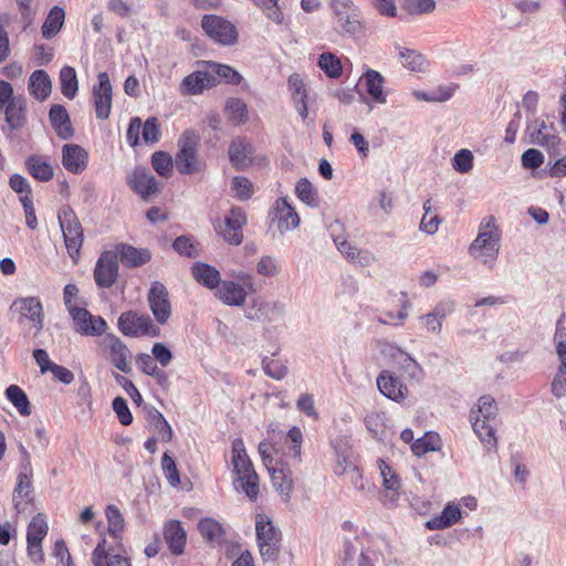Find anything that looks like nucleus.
<instances>
[{
  "label": "nucleus",
  "mask_w": 566,
  "mask_h": 566,
  "mask_svg": "<svg viewBox=\"0 0 566 566\" xmlns=\"http://www.w3.org/2000/svg\"><path fill=\"white\" fill-rule=\"evenodd\" d=\"M497 411L495 399L491 395H483L470 412L472 429L488 450L496 449L495 427Z\"/></svg>",
  "instance_id": "nucleus-1"
},
{
  "label": "nucleus",
  "mask_w": 566,
  "mask_h": 566,
  "mask_svg": "<svg viewBox=\"0 0 566 566\" xmlns=\"http://www.w3.org/2000/svg\"><path fill=\"white\" fill-rule=\"evenodd\" d=\"M501 237L495 218H484L480 222L476 238L469 247V254L492 269L500 253Z\"/></svg>",
  "instance_id": "nucleus-2"
},
{
  "label": "nucleus",
  "mask_w": 566,
  "mask_h": 566,
  "mask_svg": "<svg viewBox=\"0 0 566 566\" xmlns=\"http://www.w3.org/2000/svg\"><path fill=\"white\" fill-rule=\"evenodd\" d=\"M333 11V29L344 36H356L363 33L361 12L353 0H331Z\"/></svg>",
  "instance_id": "nucleus-3"
},
{
  "label": "nucleus",
  "mask_w": 566,
  "mask_h": 566,
  "mask_svg": "<svg viewBox=\"0 0 566 566\" xmlns=\"http://www.w3.org/2000/svg\"><path fill=\"white\" fill-rule=\"evenodd\" d=\"M198 135L193 130H185L178 139V151L175 165L179 174L193 175L199 172L202 163L198 157Z\"/></svg>",
  "instance_id": "nucleus-4"
},
{
  "label": "nucleus",
  "mask_w": 566,
  "mask_h": 566,
  "mask_svg": "<svg viewBox=\"0 0 566 566\" xmlns=\"http://www.w3.org/2000/svg\"><path fill=\"white\" fill-rule=\"evenodd\" d=\"M57 219L70 258L76 263L83 244V228L75 212L69 206L59 210Z\"/></svg>",
  "instance_id": "nucleus-5"
},
{
  "label": "nucleus",
  "mask_w": 566,
  "mask_h": 566,
  "mask_svg": "<svg viewBox=\"0 0 566 566\" xmlns=\"http://www.w3.org/2000/svg\"><path fill=\"white\" fill-rule=\"evenodd\" d=\"M256 541L263 562L276 560L281 547V533L269 518L260 515L255 523Z\"/></svg>",
  "instance_id": "nucleus-6"
},
{
  "label": "nucleus",
  "mask_w": 566,
  "mask_h": 566,
  "mask_svg": "<svg viewBox=\"0 0 566 566\" xmlns=\"http://www.w3.org/2000/svg\"><path fill=\"white\" fill-rule=\"evenodd\" d=\"M118 329L130 337L160 335V328L156 326L147 314H139L136 311L123 312L117 321Z\"/></svg>",
  "instance_id": "nucleus-7"
},
{
  "label": "nucleus",
  "mask_w": 566,
  "mask_h": 566,
  "mask_svg": "<svg viewBox=\"0 0 566 566\" xmlns=\"http://www.w3.org/2000/svg\"><path fill=\"white\" fill-rule=\"evenodd\" d=\"M201 28L216 43L231 46L238 42V30L228 19L217 14H206L201 19Z\"/></svg>",
  "instance_id": "nucleus-8"
},
{
  "label": "nucleus",
  "mask_w": 566,
  "mask_h": 566,
  "mask_svg": "<svg viewBox=\"0 0 566 566\" xmlns=\"http://www.w3.org/2000/svg\"><path fill=\"white\" fill-rule=\"evenodd\" d=\"M526 135L528 136L530 144L545 148L551 157L560 155L557 148L560 144V138L555 133L554 127L547 125L543 119L536 118L528 123Z\"/></svg>",
  "instance_id": "nucleus-9"
},
{
  "label": "nucleus",
  "mask_w": 566,
  "mask_h": 566,
  "mask_svg": "<svg viewBox=\"0 0 566 566\" xmlns=\"http://www.w3.org/2000/svg\"><path fill=\"white\" fill-rule=\"evenodd\" d=\"M117 255L113 251H105L96 261L94 268V281L99 289L112 287L118 279Z\"/></svg>",
  "instance_id": "nucleus-10"
},
{
  "label": "nucleus",
  "mask_w": 566,
  "mask_h": 566,
  "mask_svg": "<svg viewBox=\"0 0 566 566\" xmlns=\"http://www.w3.org/2000/svg\"><path fill=\"white\" fill-rule=\"evenodd\" d=\"M168 296V290L163 283L153 282L147 294V301L155 319L161 325L166 324L171 315Z\"/></svg>",
  "instance_id": "nucleus-11"
},
{
  "label": "nucleus",
  "mask_w": 566,
  "mask_h": 566,
  "mask_svg": "<svg viewBox=\"0 0 566 566\" xmlns=\"http://www.w3.org/2000/svg\"><path fill=\"white\" fill-rule=\"evenodd\" d=\"M103 344L112 365L122 373H130L132 353L125 343L115 334H107L103 339Z\"/></svg>",
  "instance_id": "nucleus-12"
},
{
  "label": "nucleus",
  "mask_w": 566,
  "mask_h": 566,
  "mask_svg": "<svg viewBox=\"0 0 566 566\" xmlns=\"http://www.w3.org/2000/svg\"><path fill=\"white\" fill-rule=\"evenodd\" d=\"M284 312L285 305L282 302H265L261 297H255L250 301L244 316L250 321L274 322L282 317Z\"/></svg>",
  "instance_id": "nucleus-13"
},
{
  "label": "nucleus",
  "mask_w": 566,
  "mask_h": 566,
  "mask_svg": "<svg viewBox=\"0 0 566 566\" xmlns=\"http://www.w3.org/2000/svg\"><path fill=\"white\" fill-rule=\"evenodd\" d=\"M127 184L144 201L150 200L159 191L158 181L146 168H135L127 176Z\"/></svg>",
  "instance_id": "nucleus-14"
},
{
  "label": "nucleus",
  "mask_w": 566,
  "mask_h": 566,
  "mask_svg": "<svg viewBox=\"0 0 566 566\" xmlns=\"http://www.w3.org/2000/svg\"><path fill=\"white\" fill-rule=\"evenodd\" d=\"M97 85L93 87V102L95 114L98 119H107L112 108L113 88L109 76L106 72L97 75Z\"/></svg>",
  "instance_id": "nucleus-15"
},
{
  "label": "nucleus",
  "mask_w": 566,
  "mask_h": 566,
  "mask_svg": "<svg viewBox=\"0 0 566 566\" xmlns=\"http://www.w3.org/2000/svg\"><path fill=\"white\" fill-rule=\"evenodd\" d=\"M71 317L77 332L86 336H99L105 333L107 324L102 316L92 315L86 308H71Z\"/></svg>",
  "instance_id": "nucleus-16"
},
{
  "label": "nucleus",
  "mask_w": 566,
  "mask_h": 566,
  "mask_svg": "<svg viewBox=\"0 0 566 566\" xmlns=\"http://www.w3.org/2000/svg\"><path fill=\"white\" fill-rule=\"evenodd\" d=\"M247 224V214L240 207H233L224 218V228L220 230L222 238L232 245L242 243V228Z\"/></svg>",
  "instance_id": "nucleus-17"
},
{
  "label": "nucleus",
  "mask_w": 566,
  "mask_h": 566,
  "mask_svg": "<svg viewBox=\"0 0 566 566\" xmlns=\"http://www.w3.org/2000/svg\"><path fill=\"white\" fill-rule=\"evenodd\" d=\"M379 391L390 400L403 401L408 395L407 387L400 378L389 370H382L377 377Z\"/></svg>",
  "instance_id": "nucleus-18"
},
{
  "label": "nucleus",
  "mask_w": 566,
  "mask_h": 566,
  "mask_svg": "<svg viewBox=\"0 0 566 566\" xmlns=\"http://www.w3.org/2000/svg\"><path fill=\"white\" fill-rule=\"evenodd\" d=\"M229 160L237 170H244L252 165L254 147L245 138L237 137L229 146Z\"/></svg>",
  "instance_id": "nucleus-19"
},
{
  "label": "nucleus",
  "mask_w": 566,
  "mask_h": 566,
  "mask_svg": "<svg viewBox=\"0 0 566 566\" xmlns=\"http://www.w3.org/2000/svg\"><path fill=\"white\" fill-rule=\"evenodd\" d=\"M12 306L22 317L28 318L33 323V327L36 333L42 331L44 314L42 303L38 297L29 296L18 298L13 302Z\"/></svg>",
  "instance_id": "nucleus-20"
},
{
  "label": "nucleus",
  "mask_w": 566,
  "mask_h": 566,
  "mask_svg": "<svg viewBox=\"0 0 566 566\" xmlns=\"http://www.w3.org/2000/svg\"><path fill=\"white\" fill-rule=\"evenodd\" d=\"M164 539L170 553L175 556L182 555L187 543V533L178 520H170L164 525Z\"/></svg>",
  "instance_id": "nucleus-21"
},
{
  "label": "nucleus",
  "mask_w": 566,
  "mask_h": 566,
  "mask_svg": "<svg viewBox=\"0 0 566 566\" xmlns=\"http://www.w3.org/2000/svg\"><path fill=\"white\" fill-rule=\"evenodd\" d=\"M117 260L128 268H138L150 261L151 254L148 249H137L127 243H119L113 251Z\"/></svg>",
  "instance_id": "nucleus-22"
},
{
  "label": "nucleus",
  "mask_w": 566,
  "mask_h": 566,
  "mask_svg": "<svg viewBox=\"0 0 566 566\" xmlns=\"http://www.w3.org/2000/svg\"><path fill=\"white\" fill-rule=\"evenodd\" d=\"M86 150L76 144H66L62 148V164L72 174L82 172L87 165Z\"/></svg>",
  "instance_id": "nucleus-23"
},
{
  "label": "nucleus",
  "mask_w": 566,
  "mask_h": 566,
  "mask_svg": "<svg viewBox=\"0 0 566 566\" xmlns=\"http://www.w3.org/2000/svg\"><path fill=\"white\" fill-rule=\"evenodd\" d=\"M217 297L228 306H242L247 301V291L244 287L234 281H222L219 285Z\"/></svg>",
  "instance_id": "nucleus-24"
},
{
  "label": "nucleus",
  "mask_w": 566,
  "mask_h": 566,
  "mask_svg": "<svg viewBox=\"0 0 566 566\" xmlns=\"http://www.w3.org/2000/svg\"><path fill=\"white\" fill-rule=\"evenodd\" d=\"M216 84V78L208 72L196 71L187 75L180 84L181 95H197L203 92L205 88L211 87Z\"/></svg>",
  "instance_id": "nucleus-25"
},
{
  "label": "nucleus",
  "mask_w": 566,
  "mask_h": 566,
  "mask_svg": "<svg viewBox=\"0 0 566 566\" xmlns=\"http://www.w3.org/2000/svg\"><path fill=\"white\" fill-rule=\"evenodd\" d=\"M6 122L9 132L22 128L27 122V101L23 96H15L4 108Z\"/></svg>",
  "instance_id": "nucleus-26"
},
{
  "label": "nucleus",
  "mask_w": 566,
  "mask_h": 566,
  "mask_svg": "<svg viewBox=\"0 0 566 566\" xmlns=\"http://www.w3.org/2000/svg\"><path fill=\"white\" fill-rule=\"evenodd\" d=\"M33 501L32 479H28L25 474H18L17 484L12 494V502L18 514L28 510Z\"/></svg>",
  "instance_id": "nucleus-27"
},
{
  "label": "nucleus",
  "mask_w": 566,
  "mask_h": 566,
  "mask_svg": "<svg viewBox=\"0 0 566 566\" xmlns=\"http://www.w3.org/2000/svg\"><path fill=\"white\" fill-rule=\"evenodd\" d=\"M49 119L52 127L56 132V135L61 139L66 140L73 137L74 130L71 125L70 116L63 105H52L49 112Z\"/></svg>",
  "instance_id": "nucleus-28"
},
{
  "label": "nucleus",
  "mask_w": 566,
  "mask_h": 566,
  "mask_svg": "<svg viewBox=\"0 0 566 566\" xmlns=\"http://www.w3.org/2000/svg\"><path fill=\"white\" fill-rule=\"evenodd\" d=\"M193 279L209 290L218 289L221 284L220 272L212 265L203 262H196L191 266Z\"/></svg>",
  "instance_id": "nucleus-29"
},
{
  "label": "nucleus",
  "mask_w": 566,
  "mask_h": 566,
  "mask_svg": "<svg viewBox=\"0 0 566 566\" xmlns=\"http://www.w3.org/2000/svg\"><path fill=\"white\" fill-rule=\"evenodd\" d=\"M269 473L274 489L280 493L285 503L290 502L293 491L292 472L286 468H270Z\"/></svg>",
  "instance_id": "nucleus-30"
},
{
  "label": "nucleus",
  "mask_w": 566,
  "mask_h": 566,
  "mask_svg": "<svg viewBox=\"0 0 566 566\" xmlns=\"http://www.w3.org/2000/svg\"><path fill=\"white\" fill-rule=\"evenodd\" d=\"M198 531L205 542L213 547L224 541L226 531L223 526L212 517L201 518L198 523Z\"/></svg>",
  "instance_id": "nucleus-31"
},
{
  "label": "nucleus",
  "mask_w": 566,
  "mask_h": 566,
  "mask_svg": "<svg viewBox=\"0 0 566 566\" xmlns=\"http://www.w3.org/2000/svg\"><path fill=\"white\" fill-rule=\"evenodd\" d=\"M363 80L371 99L375 103L385 104L387 102V95L384 92V76L378 71L369 69L363 74Z\"/></svg>",
  "instance_id": "nucleus-32"
},
{
  "label": "nucleus",
  "mask_w": 566,
  "mask_h": 566,
  "mask_svg": "<svg viewBox=\"0 0 566 566\" xmlns=\"http://www.w3.org/2000/svg\"><path fill=\"white\" fill-rule=\"evenodd\" d=\"M52 91V82L49 74L44 70L34 71L29 78V92L39 99L44 101Z\"/></svg>",
  "instance_id": "nucleus-33"
},
{
  "label": "nucleus",
  "mask_w": 566,
  "mask_h": 566,
  "mask_svg": "<svg viewBox=\"0 0 566 566\" xmlns=\"http://www.w3.org/2000/svg\"><path fill=\"white\" fill-rule=\"evenodd\" d=\"M106 539L102 538L92 553L94 566H132L129 559L118 554L112 555L105 548Z\"/></svg>",
  "instance_id": "nucleus-34"
},
{
  "label": "nucleus",
  "mask_w": 566,
  "mask_h": 566,
  "mask_svg": "<svg viewBox=\"0 0 566 566\" xmlns=\"http://www.w3.org/2000/svg\"><path fill=\"white\" fill-rule=\"evenodd\" d=\"M461 514L458 505L447 504L439 515L427 521L426 526L431 531L444 530L455 524L461 518Z\"/></svg>",
  "instance_id": "nucleus-35"
},
{
  "label": "nucleus",
  "mask_w": 566,
  "mask_h": 566,
  "mask_svg": "<svg viewBox=\"0 0 566 566\" xmlns=\"http://www.w3.org/2000/svg\"><path fill=\"white\" fill-rule=\"evenodd\" d=\"M146 410L147 419L153 428L157 431L160 439L164 442L171 441L174 431L163 413L153 406L146 407Z\"/></svg>",
  "instance_id": "nucleus-36"
},
{
  "label": "nucleus",
  "mask_w": 566,
  "mask_h": 566,
  "mask_svg": "<svg viewBox=\"0 0 566 566\" xmlns=\"http://www.w3.org/2000/svg\"><path fill=\"white\" fill-rule=\"evenodd\" d=\"M275 210L279 213L280 227L285 230L295 229L300 224V218L286 198L276 201Z\"/></svg>",
  "instance_id": "nucleus-37"
},
{
  "label": "nucleus",
  "mask_w": 566,
  "mask_h": 566,
  "mask_svg": "<svg viewBox=\"0 0 566 566\" xmlns=\"http://www.w3.org/2000/svg\"><path fill=\"white\" fill-rule=\"evenodd\" d=\"M331 234L333 242L335 243L337 250L349 261L354 260L355 253L358 251V248L350 244L347 239L340 233L343 230V226L335 221L331 224Z\"/></svg>",
  "instance_id": "nucleus-38"
},
{
  "label": "nucleus",
  "mask_w": 566,
  "mask_h": 566,
  "mask_svg": "<svg viewBox=\"0 0 566 566\" xmlns=\"http://www.w3.org/2000/svg\"><path fill=\"white\" fill-rule=\"evenodd\" d=\"M64 18L65 12L62 8H52L42 25V35L45 39H51L55 36L63 25Z\"/></svg>",
  "instance_id": "nucleus-39"
},
{
  "label": "nucleus",
  "mask_w": 566,
  "mask_h": 566,
  "mask_svg": "<svg viewBox=\"0 0 566 566\" xmlns=\"http://www.w3.org/2000/svg\"><path fill=\"white\" fill-rule=\"evenodd\" d=\"M60 84L62 94L66 98L73 99L78 91V82L74 67L65 65L61 69Z\"/></svg>",
  "instance_id": "nucleus-40"
},
{
  "label": "nucleus",
  "mask_w": 566,
  "mask_h": 566,
  "mask_svg": "<svg viewBox=\"0 0 566 566\" xmlns=\"http://www.w3.org/2000/svg\"><path fill=\"white\" fill-rule=\"evenodd\" d=\"M252 3L260 10L270 21L275 24L284 23L283 8L280 4L281 0H251Z\"/></svg>",
  "instance_id": "nucleus-41"
},
{
  "label": "nucleus",
  "mask_w": 566,
  "mask_h": 566,
  "mask_svg": "<svg viewBox=\"0 0 566 566\" xmlns=\"http://www.w3.org/2000/svg\"><path fill=\"white\" fill-rule=\"evenodd\" d=\"M396 49L398 51L400 62L406 69L412 72H421L423 70L426 59L422 54L415 50L406 49L400 45H396Z\"/></svg>",
  "instance_id": "nucleus-42"
},
{
  "label": "nucleus",
  "mask_w": 566,
  "mask_h": 566,
  "mask_svg": "<svg viewBox=\"0 0 566 566\" xmlns=\"http://www.w3.org/2000/svg\"><path fill=\"white\" fill-rule=\"evenodd\" d=\"M27 168L30 175L40 181H49L53 177L52 166L39 156H31L27 160Z\"/></svg>",
  "instance_id": "nucleus-43"
},
{
  "label": "nucleus",
  "mask_w": 566,
  "mask_h": 566,
  "mask_svg": "<svg viewBox=\"0 0 566 566\" xmlns=\"http://www.w3.org/2000/svg\"><path fill=\"white\" fill-rule=\"evenodd\" d=\"M105 515L108 523L107 532L109 536L116 539L120 538L122 533L124 532L125 528V521L123 514L120 513L117 506L111 504L106 506Z\"/></svg>",
  "instance_id": "nucleus-44"
},
{
  "label": "nucleus",
  "mask_w": 566,
  "mask_h": 566,
  "mask_svg": "<svg viewBox=\"0 0 566 566\" xmlns=\"http://www.w3.org/2000/svg\"><path fill=\"white\" fill-rule=\"evenodd\" d=\"M8 400L17 408L22 416L31 413L30 401L25 392L17 385H10L6 389Z\"/></svg>",
  "instance_id": "nucleus-45"
},
{
  "label": "nucleus",
  "mask_w": 566,
  "mask_h": 566,
  "mask_svg": "<svg viewBox=\"0 0 566 566\" xmlns=\"http://www.w3.org/2000/svg\"><path fill=\"white\" fill-rule=\"evenodd\" d=\"M224 111L229 120L235 125L244 124L248 120L247 104L240 98H229Z\"/></svg>",
  "instance_id": "nucleus-46"
},
{
  "label": "nucleus",
  "mask_w": 566,
  "mask_h": 566,
  "mask_svg": "<svg viewBox=\"0 0 566 566\" xmlns=\"http://www.w3.org/2000/svg\"><path fill=\"white\" fill-rule=\"evenodd\" d=\"M318 66L331 78H338L343 72L339 59L331 52H324L319 55Z\"/></svg>",
  "instance_id": "nucleus-47"
},
{
  "label": "nucleus",
  "mask_w": 566,
  "mask_h": 566,
  "mask_svg": "<svg viewBox=\"0 0 566 566\" xmlns=\"http://www.w3.org/2000/svg\"><path fill=\"white\" fill-rule=\"evenodd\" d=\"M48 523L43 514H36L28 525L27 541L42 542L48 534Z\"/></svg>",
  "instance_id": "nucleus-48"
},
{
  "label": "nucleus",
  "mask_w": 566,
  "mask_h": 566,
  "mask_svg": "<svg viewBox=\"0 0 566 566\" xmlns=\"http://www.w3.org/2000/svg\"><path fill=\"white\" fill-rule=\"evenodd\" d=\"M295 193L297 198L310 207L317 206V191L306 178H301L295 186Z\"/></svg>",
  "instance_id": "nucleus-49"
},
{
  "label": "nucleus",
  "mask_w": 566,
  "mask_h": 566,
  "mask_svg": "<svg viewBox=\"0 0 566 566\" xmlns=\"http://www.w3.org/2000/svg\"><path fill=\"white\" fill-rule=\"evenodd\" d=\"M551 392L557 399L566 397V357L559 359V366L551 382Z\"/></svg>",
  "instance_id": "nucleus-50"
},
{
  "label": "nucleus",
  "mask_w": 566,
  "mask_h": 566,
  "mask_svg": "<svg viewBox=\"0 0 566 566\" xmlns=\"http://www.w3.org/2000/svg\"><path fill=\"white\" fill-rule=\"evenodd\" d=\"M151 166L161 177L168 178L172 172L174 161L166 151H155L151 156Z\"/></svg>",
  "instance_id": "nucleus-51"
},
{
  "label": "nucleus",
  "mask_w": 566,
  "mask_h": 566,
  "mask_svg": "<svg viewBox=\"0 0 566 566\" xmlns=\"http://www.w3.org/2000/svg\"><path fill=\"white\" fill-rule=\"evenodd\" d=\"M174 250L181 256L193 259L199 256V250L193 239L189 235H179L172 243Z\"/></svg>",
  "instance_id": "nucleus-52"
},
{
  "label": "nucleus",
  "mask_w": 566,
  "mask_h": 566,
  "mask_svg": "<svg viewBox=\"0 0 566 566\" xmlns=\"http://www.w3.org/2000/svg\"><path fill=\"white\" fill-rule=\"evenodd\" d=\"M237 483V488L242 490L250 500L254 501L258 497L259 478L255 472L238 476Z\"/></svg>",
  "instance_id": "nucleus-53"
},
{
  "label": "nucleus",
  "mask_w": 566,
  "mask_h": 566,
  "mask_svg": "<svg viewBox=\"0 0 566 566\" xmlns=\"http://www.w3.org/2000/svg\"><path fill=\"white\" fill-rule=\"evenodd\" d=\"M439 449V437L437 434L426 433L422 438L417 439L411 444L412 453L417 457H421L429 451H436Z\"/></svg>",
  "instance_id": "nucleus-54"
},
{
  "label": "nucleus",
  "mask_w": 566,
  "mask_h": 566,
  "mask_svg": "<svg viewBox=\"0 0 566 566\" xmlns=\"http://www.w3.org/2000/svg\"><path fill=\"white\" fill-rule=\"evenodd\" d=\"M262 367L266 376L275 379L282 380L287 375V366L279 359H271L269 357H264L262 359Z\"/></svg>",
  "instance_id": "nucleus-55"
},
{
  "label": "nucleus",
  "mask_w": 566,
  "mask_h": 566,
  "mask_svg": "<svg viewBox=\"0 0 566 566\" xmlns=\"http://www.w3.org/2000/svg\"><path fill=\"white\" fill-rule=\"evenodd\" d=\"M280 262L271 255H263L256 263V272L266 277H273L281 273Z\"/></svg>",
  "instance_id": "nucleus-56"
},
{
  "label": "nucleus",
  "mask_w": 566,
  "mask_h": 566,
  "mask_svg": "<svg viewBox=\"0 0 566 566\" xmlns=\"http://www.w3.org/2000/svg\"><path fill=\"white\" fill-rule=\"evenodd\" d=\"M231 190L239 200L244 201L251 198L253 185L248 178L235 176L231 180Z\"/></svg>",
  "instance_id": "nucleus-57"
},
{
  "label": "nucleus",
  "mask_w": 566,
  "mask_h": 566,
  "mask_svg": "<svg viewBox=\"0 0 566 566\" xmlns=\"http://www.w3.org/2000/svg\"><path fill=\"white\" fill-rule=\"evenodd\" d=\"M212 71L220 77H222L228 84L239 85L243 77L242 75L234 70L233 67L219 64V63H210Z\"/></svg>",
  "instance_id": "nucleus-58"
},
{
  "label": "nucleus",
  "mask_w": 566,
  "mask_h": 566,
  "mask_svg": "<svg viewBox=\"0 0 566 566\" xmlns=\"http://www.w3.org/2000/svg\"><path fill=\"white\" fill-rule=\"evenodd\" d=\"M473 154L469 149H460L453 157L452 167L460 174H467L473 168Z\"/></svg>",
  "instance_id": "nucleus-59"
},
{
  "label": "nucleus",
  "mask_w": 566,
  "mask_h": 566,
  "mask_svg": "<svg viewBox=\"0 0 566 566\" xmlns=\"http://www.w3.org/2000/svg\"><path fill=\"white\" fill-rule=\"evenodd\" d=\"M142 136L146 144H155L159 140L160 130L156 117H148L144 124L142 123Z\"/></svg>",
  "instance_id": "nucleus-60"
},
{
  "label": "nucleus",
  "mask_w": 566,
  "mask_h": 566,
  "mask_svg": "<svg viewBox=\"0 0 566 566\" xmlns=\"http://www.w3.org/2000/svg\"><path fill=\"white\" fill-rule=\"evenodd\" d=\"M287 84H289L290 91L292 92V98H293L294 104H296V102H298L300 99L302 102L308 101L307 90L305 87L303 80L300 77L298 74H292L289 77Z\"/></svg>",
  "instance_id": "nucleus-61"
},
{
  "label": "nucleus",
  "mask_w": 566,
  "mask_h": 566,
  "mask_svg": "<svg viewBox=\"0 0 566 566\" xmlns=\"http://www.w3.org/2000/svg\"><path fill=\"white\" fill-rule=\"evenodd\" d=\"M403 8L410 14L430 13L436 9L434 0H405Z\"/></svg>",
  "instance_id": "nucleus-62"
},
{
  "label": "nucleus",
  "mask_w": 566,
  "mask_h": 566,
  "mask_svg": "<svg viewBox=\"0 0 566 566\" xmlns=\"http://www.w3.org/2000/svg\"><path fill=\"white\" fill-rule=\"evenodd\" d=\"M402 369L407 373L408 377L419 382L423 377V370L421 366L409 355H402V359L399 360Z\"/></svg>",
  "instance_id": "nucleus-63"
},
{
  "label": "nucleus",
  "mask_w": 566,
  "mask_h": 566,
  "mask_svg": "<svg viewBox=\"0 0 566 566\" xmlns=\"http://www.w3.org/2000/svg\"><path fill=\"white\" fill-rule=\"evenodd\" d=\"M563 319L564 314L557 321L556 331L554 334V343L558 359H563V357H566V327L562 325Z\"/></svg>",
  "instance_id": "nucleus-64"
}]
</instances>
